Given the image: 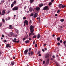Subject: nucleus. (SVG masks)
Returning a JSON list of instances; mask_svg holds the SVG:
<instances>
[{"label":"nucleus","mask_w":66,"mask_h":66,"mask_svg":"<svg viewBox=\"0 0 66 66\" xmlns=\"http://www.w3.org/2000/svg\"><path fill=\"white\" fill-rule=\"evenodd\" d=\"M34 27L32 25H31L30 27V32L31 33V34H32L33 32H34V29H33Z\"/></svg>","instance_id":"1"},{"label":"nucleus","mask_w":66,"mask_h":66,"mask_svg":"<svg viewBox=\"0 0 66 66\" xmlns=\"http://www.w3.org/2000/svg\"><path fill=\"white\" fill-rule=\"evenodd\" d=\"M44 10H46V11H48L49 9H48V7L47 6H45L43 8Z\"/></svg>","instance_id":"2"},{"label":"nucleus","mask_w":66,"mask_h":66,"mask_svg":"<svg viewBox=\"0 0 66 66\" xmlns=\"http://www.w3.org/2000/svg\"><path fill=\"white\" fill-rule=\"evenodd\" d=\"M18 7H14L12 9V10L13 11H17L18 10Z\"/></svg>","instance_id":"3"},{"label":"nucleus","mask_w":66,"mask_h":66,"mask_svg":"<svg viewBox=\"0 0 66 66\" xmlns=\"http://www.w3.org/2000/svg\"><path fill=\"white\" fill-rule=\"evenodd\" d=\"M28 50H25L24 52V53L25 55H27L28 54Z\"/></svg>","instance_id":"4"},{"label":"nucleus","mask_w":66,"mask_h":66,"mask_svg":"<svg viewBox=\"0 0 66 66\" xmlns=\"http://www.w3.org/2000/svg\"><path fill=\"white\" fill-rule=\"evenodd\" d=\"M24 24L26 23V25H28V21L25 20L24 21Z\"/></svg>","instance_id":"5"},{"label":"nucleus","mask_w":66,"mask_h":66,"mask_svg":"<svg viewBox=\"0 0 66 66\" xmlns=\"http://www.w3.org/2000/svg\"><path fill=\"white\" fill-rule=\"evenodd\" d=\"M37 13H35V14H34V18H36V17H37Z\"/></svg>","instance_id":"6"},{"label":"nucleus","mask_w":66,"mask_h":66,"mask_svg":"<svg viewBox=\"0 0 66 66\" xmlns=\"http://www.w3.org/2000/svg\"><path fill=\"white\" fill-rule=\"evenodd\" d=\"M62 4H60L59 5V7L60 9H61L62 7Z\"/></svg>","instance_id":"7"},{"label":"nucleus","mask_w":66,"mask_h":66,"mask_svg":"<svg viewBox=\"0 0 66 66\" xmlns=\"http://www.w3.org/2000/svg\"><path fill=\"white\" fill-rule=\"evenodd\" d=\"M5 11L4 10H3L2 12V15H3L4 14H5Z\"/></svg>","instance_id":"8"},{"label":"nucleus","mask_w":66,"mask_h":66,"mask_svg":"<svg viewBox=\"0 0 66 66\" xmlns=\"http://www.w3.org/2000/svg\"><path fill=\"white\" fill-rule=\"evenodd\" d=\"M37 38L38 39L39 38H40V34H38L37 36Z\"/></svg>","instance_id":"9"},{"label":"nucleus","mask_w":66,"mask_h":66,"mask_svg":"<svg viewBox=\"0 0 66 66\" xmlns=\"http://www.w3.org/2000/svg\"><path fill=\"white\" fill-rule=\"evenodd\" d=\"M10 44H7L6 45V47L7 48H8V47H9V48H10L11 47V46H10Z\"/></svg>","instance_id":"10"},{"label":"nucleus","mask_w":66,"mask_h":66,"mask_svg":"<svg viewBox=\"0 0 66 66\" xmlns=\"http://www.w3.org/2000/svg\"><path fill=\"white\" fill-rule=\"evenodd\" d=\"M29 10L30 12H32L33 11V9L31 7H30L29 8Z\"/></svg>","instance_id":"11"},{"label":"nucleus","mask_w":66,"mask_h":66,"mask_svg":"<svg viewBox=\"0 0 66 66\" xmlns=\"http://www.w3.org/2000/svg\"><path fill=\"white\" fill-rule=\"evenodd\" d=\"M49 57V54H47L45 56V57L46 58H48Z\"/></svg>","instance_id":"12"},{"label":"nucleus","mask_w":66,"mask_h":66,"mask_svg":"<svg viewBox=\"0 0 66 66\" xmlns=\"http://www.w3.org/2000/svg\"><path fill=\"white\" fill-rule=\"evenodd\" d=\"M44 5L43 4H39V7H42Z\"/></svg>","instance_id":"13"},{"label":"nucleus","mask_w":66,"mask_h":66,"mask_svg":"<svg viewBox=\"0 0 66 66\" xmlns=\"http://www.w3.org/2000/svg\"><path fill=\"white\" fill-rule=\"evenodd\" d=\"M40 9V8L39 7H36V10L37 11H39Z\"/></svg>","instance_id":"14"},{"label":"nucleus","mask_w":66,"mask_h":66,"mask_svg":"<svg viewBox=\"0 0 66 66\" xmlns=\"http://www.w3.org/2000/svg\"><path fill=\"white\" fill-rule=\"evenodd\" d=\"M26 43V44H27L28 43H29V40H26L25 41Z\"/></svg>","instance_id":"15"},{"label":"nucleus","mask_w":66,"mask_h":66,"mask_svg":"<svg viewBox=\"0 0 66 66\" xmlns=\"http://www.w3.org/2000/svg\"><path fill=\"white\" fill-rule=\"evenodd\" d=\"M34 0H30V3H33V2H34Z\"/></svg>","instance_id":"16"},{"label":"nucleus","mask_w":66,"mask_h":66,"mask_svg":"<svg viewBox=\"0 0 66 66\" xmlns=\"http://www.w3.org/2000/svg\"><path fill=\"white\" fill-rule=\"evenodd\" d=\"M11 64L12 65H14V64H15L14 63V62H11Z\"/></svg>","instance_id":"17"},{"label":"nucleus","mask_w":66,"mask_h":66,"mask_svg":"<svg viewBox=\"0 0 66 66\" xmlns=\"http://www.w3.org/2000/svg\"><path fill=\"white\" fill-rule=\"evenodd\" d=\"M57 40H58V41H60V37L57 38Z\"/></svg>","instance_id":"18"},{"label":"nucleus","mask_w":66,"mask_h":66,"mask_svg":"<svg viewBox=\"0 0 66 66\" xmlns=\"http://www.w3.org/2000/svg\"><path fill=\"white\" fill-rule=\"evenodd\" d=\"M16 3V1H14L13 2V4H15Z\"/></svg>","instance_id":"19"},{"label":"nucleus","mask_w":66,"mask_h":66,"mask_svg":"<svg viewBox=\"0 0 66 66\" xmlns=\"http://www.w3.org/2000/svg\"><path fill=\"white\" fill-rule=\"evenodd\" d=\"M49 63V60L47 59L46 61V63L48 64Z\"/></svg>","instance_id":"20"},{"label":"nucleus","mask_w":66,"mask_h":66,"mask_svg":"<svg viewBox=\"0 0 66 66\" xmlns=\"http://www.w3.org/2000/svg\"><path fill=\"white\" fill-rule=\"evenodd\" d=\"M16 32L17 33V34H18V33H19V31L18 30H16Z\"/></svg>","instance_id":"21"},{"label":"nucleus","mask_w":66,"mask_h":66,"mask_svg":"<svg viewBox=\"0 0 66 66\" xmlns=\"http://www.w3.org/2000/svg\"><path fill=\"white\" fill-rule=\"evenodd\" d=\"M37 36L36 35H35L33 36V38H36Z\"/></svg>","instance_id":"22"},{"label":"nucleus","mask_w":66,"mask_h":66,"mask_svg":"<svg viewBox=\"0 0 66 66\" xmlns=\"http://www.w3.org/2000/svg\"><path fill=\"white\" fill-rule=\"evenodd\" d=\"M52 4V3L50 2L49 3V5H51V4Z\"/></svg>","instance_id":"23"},{"label":"nucleus","mask_w":66,"mask_h":66,"mask_svg":"<svg viewBox=\"0 0 66 66\" xmlns=\"http://www.w3.org/2000/svg\"><path fill=\"white\" fill-rule=\"evenodd\" d=\"M60 21L61 22H63L64 21V19H61L60 20Z\"/></svg>","instance_id":"24"},{"label":"nucleus","mask_w":66,"mask_h":66,"mask_svg":"<svg viewBox=\"0 0 66 66\" xmlns=\"http://www.w3.org/2000/svg\"><path fill=\"white\" fill-rule=\"evenodd\" d=\"M12 41L13 42H14V43H16V42H17V41H16V40H15L14 39H13Z\"/></svg>","instance_id":"25"},{"label":"nucleus","mask_w":66,"mask_h":66,"mask_svg":"<svg viewBox=\"0 0 66 66\" xmlns=\"http://www.w3.org/2000/svg\"><path fill=\"white\" fill-rule=\"evenodd\" d=\"M33 13H32L30 15V16H33Z\"/></svg>","instance_id":"26"},{"label":"nucleus","mask_w":66,"mask_h":66,"mask_svg":"<svg viewBox=\"0 0 66 66\" xmlns=\"http://www.w3.org/2000/svg\"><path fill=\"white\" fill-rule=\"evenodd\" d=\"M5 1H1V3H4V2Z\"/></svg>","instance_id":"27"},{"label":"nucleus","mask_w":66,"mask_h":66,"mask_svg":"<svg viewBox=\"0 0 66 66\" xmlns=\"http://www.w3.org/2000/svg\"><path fill=\"white\" fill-rule=\"evenodd\" d=\"M14 4H11V7H13V6H14Z\"/></svg>","instance_id":"28"},{"label":"nucleus","mask_w":66,"mask_h":66,"mask_svg":"<svg viewBox=\"0 0 66 66\" xmlns=\"http://www.w3.org/2000/svg\"><path fill=\"white\" fill-rule=\"evenodd\" d=\"M66 7V6L65 5L63 6V5H62V8H64V7Z\"/></svg>","instance_id":"29"},{"label":"nucleus","mask_w":66,"mask_h":66,"mask_svg":"<svg viewBox=\"0 0 66 66\" xmlns=\"http://www.w3.org/2000/svg\"><path fill=\"white\" fill-rule=\"evenodd\" d=\"M2 21L4 22H5V20H4V19H2Z\"/></svg>","instance_id":"30"},{"label":"nucleus","mask_w":66,"mask_h":66,"mask_svg":"<svg viewBox=\"0 0 66 66\" xmlns=\"http://www.w3.org/2000/svg\"><path fill=\"white\" fill-rule=\"evenodd\" d=\"M33 54V52H31V55H32Z\"/></svg>","instance_id":"31"},{"label":"nucleus","mask_w":66,"mask_h":66,"mask_svg":"<svg viewBox=\"0 0 66 66\" xmlns=\"http://www.w3.org/2000/svg\"><path fill=\"white\" fill-rule=\"evenodd\" d=\"M58 46H60V43H57Z\"/></svg>","instance_id":"32"},{"label":"nucleus","mask_w":66,"mask_h":66,"mask_svg":"<svg viewBox=\"0 0 66 66\" xmlns=\"http://www.w3.org/2000/svg\"><path fill=\"white\" fill-rule=\"evenodd\" d=\"M40 52L39 51L38 52L37 54H40Z\"/></svg>","instance_id":"33"},{"label":"nucleus","mask_w":66,"mask_h":66,"mask_svg":"<svg viewBox=\"0 0 66 66\" xmlns=\"http://www.w3.org/2000/svg\"><path fill=\"white\" fill-rule=\"evenodd\" d=\"M10 34L12 35H13V33L12 32H10Z\"/></svg>","instance_id":"34"},{"label":"nucleus","mask_w":66,"mask_h":66,"mask_svg":"<svg viewBox=\"0 0 66 66\" xmlns=\"http://www.w3.org/2000/svg\"><path fill=\"white\" fill-rule=\"evenodd\" d=\"M2 24L1 23L0 24V28L1 27V26H2Z\"/></svg>","instance_id":"35"},{"label":"nucleus","mask_w":66,"mask_h":66,"mask_svg":"<svg viewBox=\"0 0 66 66\" xmlns=\"http://www.w3.org/2000/svg\"><path fill=\"white\" fill-rule=\"evenodd\" d=\"M29 23H32V20H30Z\"/></svg>","instance_id":"36"},{"label":"nucleus","mask_w":66,"mask_h":66,"mask_svg":"<svg viewBox=\"0 0 66 66\" xmlns=\"http://www.w3.org/2000/svg\"><path fill=\"white\" fill-rule=\"evenodd\" d=\"M26 19V17L24 16L23 18V19Z\"/></svg>","instance_id":"37"},{"label":"nucleus","mask_w":66,"mask_h":66,"mask_svg":"<svg viewBox=\"0 0 66 66\" xmlns=\"http://www.w3.org/2000/svg\"><path fill=\"white\" fill-rule=\"evenodd\" d=\"M63 43H64V45H65V44H66V41H64L63 42Z\"/></svg>","instance_id":"38"},{"label":"nucleus","mask_w":66,"mask_h":66,"mask_svg":"<svg viewBox=\"0 0 66 66\" xmlns=\"http://www.w3.org/2000/svg\"><path fill=\"white\" fill-rule=\"evenodd\" d=\"M2 37H4V36L3 35H2Z\"/></svg>","instance_id":"39"},{"label":"nucleus","mask_w":66,"mask_h":66,"mask_svg":"<svg viewBox=\"0 0 66 66\" xmlns=\"http://www.w3.org/2000/svg\"><path fill=\"white\" fill-rule=\"evenodd\" d=\"M27 8V6H25L24 7V9H26Z\"/></svg>","instance_id":"40"},{"label":"nucleus","mask_w":66,"mask_h":66,"mask_svg":"<svg viewBox=\"0 0 66 66\" xmlns=\"http://www.w3.org/2000/svg\"><path fill=\"white\" fill-rule=\"evenodd\" d=\"M31 35H32V34H31V33H29V36H31Z\"/></svg>","instance_id":"41"},{"label":"nucleus","mask_w":66,"mask_h":66,"mask_svg":"<svg viewBox=\"0 0 66 66\" xmlns=\"http://www.w3.org/2000/svg\"><path fill=\"white\" fill-rule=\"evenodd\" d=\"M60 12V10H58L57 12V13H59Z\"/></svg>","instance_id":"42"},{"label":"nucleus","mask_w":66,"mask_h":66,"mask_svg":"<svg viewBox=\"0 0 66 66\" xmlns=\"http://www.w3.org/2000/svg\"><path fill=\"white\" fill-rule=\"evenodd\" d=\"M35 47H37V44H35Z\"/></svg>","instance_id":"43"},{"label":"nucleus","mask_w":66,"mask_h":66,"mask_svg":"<svg viewBox=\"0 0 66 66\" xmlns=\"http://www.w3.org/2000/svg\"><path fill=\"white\" fill-rule=\"evenodd\" d=\"M9 29H13V28H12V27H10Z\"/></svg>","instance_id":"44"},{"label":"nucleus","mask_w":66,"mask_h":66,"mask_svg":"<svg viewBox=\"0 0 66 66\" xmlns=\"http://www.w3.org/2000/svg\"><path fill=\"white\" fill-rule=\"evenodd\" d=\"M60 43H62L63 42V41H62V40H60Z\"/></svg>","instance_id":"45"},{"label":"nucleus","mask_w":66,"mask_h":66,"mask_svg":"<svg viewBox=\"0 0 66 66\" xmlns=\"http://www.w3.org/2000/svg\"><path fill=\"white\" fill-rule=\"evenodd\" d=\"M2 53H3L0 52V54H2Z\"/></svg>","instance_id":"46"},{"label":"nucleus","mask_w":66,"mask_h":66,"mask_svg":"<svg viewBox=\"0 0 66 66\" xmlns=\"http://www.w3.org/2000/svg\"><path fill=\"white\" fill-rule=\"evenodd\" d=\"M52 57H53V58H55V56H54V55Z\"/></svg>","instance_id":"47"},{"label":"nucleus","mask_w":66,"mask_h":66,"mask_svg":"<svg viewBox=\"0 0 66 66\" xmlns=\"http://www.w3.org/2000/svg\"><path fill=\"white\" fill-rule=\"evenodd\" d=\"M39 56H42V55H41V54H39Z\"/></svg>","instance_id":"48"},{"label":"nucleus","mask_w":66,"mask_h":66,"mask_svg":"<svg viewBox=\"0 0 66 66\" xmlns=\"http://www.w3.org/2000/svg\"><path fill=\"white\" fill-rule=\"evenodd\" d=\"M25 39H26V38H24L23 39V40H25Z\"/></svg>","instance_id":"49"},{"label":"nucleus","mask_w":66,"mask_h":66,"mask_svg":"<svg viewBox=\"0 0 66 66\" xmlns=\"http://www.w3.org/2000/svg\"><path fill=\"white\" fill-rule=\"evenodd\" d=\"M35 44V41H33V44H34V45Z\"/></svg>","instance_id":"50"},{"label":"nucleus","mask_w":66,"mask_h":66,"mask_svg":"<svg viewBox=\"0 0 66 66\" xmlns=\"http://www.w3.org/2000/svg\"><path fill=\"white\" fill-rule=\"evenodd\" d=\"M53 1H54V0H51V2H53Z\"/></svg>","instance_id":"51"},{"label":"nucleus","mask_w":66,"mask_h":66,"mask_svg":"<svg viewBox=\"0 0 66 66\" xmlns=\"http://www.w3.org/2000/svg\"><path fill=\"white\" fill-rule=\"evenodd\" d=\"M31 48H29V51H30L31 50Z\"/></svg>","instance_id":"52"},{"label":"nucleus","mask_w":66,"mask_h":66,"mask_svg":"<svg viewBox=\"0 0 66 66\" xmlns=\"http://www.w3.org/2000/svg\"><path fill=\"white\" fill-rule=\"evenodd\" d=\"M43 64H45V61H43Z\"/></svg>","instance_id":"53"},{"label":"nucleus","mask_w":66,"mask_h":66,"mask_svg":"<svg viewBox=\"0 0 66 66\" xmlns=\"http://www.w3.org/2000/svg\"><path fill=\"white\" fill-rule=\"evenodd\" d=\"M13 59H15V56L13 57Z\"/></svg>","instance_id":"54"},{"label":"nucleus","mask_w":66,"mask_h":66,"mask_svg":"<svg viewBox=\"0 0 66 66\" xmlns=\"http://www.w3.org/2000/svg\"><path fill=\"white\" fill-rule=\"evenodd\" d=\"M42 50L43 52H44V51H45L43 49H42Z\"/></svg>","instance_id":"55"},{"label":"nucleus","mask_w":66,"mask_h":66,"mask_svg":"<svg viewBox=\"0 0 66 66\" xmlns=\"http://www.w3.org/2000/svg\"><path fill=\"white\" fill-rule=\"evenodd\" d=\"M59 56V55H56V57H58Z\"/></svg>","instance_id":"56"},{"label":"nucleus","mask_w":66,"mask_h":66,"mask_svg":"<svg viewBox=\"0 0 66 66\" xmlns=\"http://www.w3.org/2000/svg\"><path fill=\"white\" fill-rule=\"evenodd\" d=\"M12 26L11 25H10L9 26V27H12Z\"/></svg>","instance_id":"57"},{"label":"nucleus","mask_w":66,"mask_h":66,"mask_svg":"<svg viewBox=\"0 0 66 66\" xmlns=\"http://www.w3.org/2000/svg\"><path fill=\"white\" fill-rule=\"evenodd\" d=\"M19 40H18V41H16V43H19Z\"/></svg>","instance_id":"58"},{"label":"nucleus","mask_w":66,"mask_h":66,"mask_svg":"<svg viewBox=\"0 0 66 66\" xmlns=\"http://www.w3.org/2000/svg\"><path fill=\"white\" fill-rule=\"evenodd\" d=\"M57 16V14H55V16Z\"/></svg>","instance_id":"59"},{"label":"nucleus","mask_w":66,"mask_h":66,"mask_svg":"<svg viewBox=\"0 0 66 66\" xmlns=\"http://www.w3.org/2000/svg\"><path fill=\"white\" fill-rule=\"evenodd\" d=\"M54 36H55V35L54 34L52 36H53V37H54Z\"/></svg>","instance_id":"60"},{"label":"nucleus","mask_w":66,"mask_h":66,"mask_svg":"<svg viewBox=\"0 0 66 66\" xmlns=\"http://www.w3.org/2000/svg\"><path fill=\"white\" fill-rule=\"evenodd\" d=\"M61 28H63V26H60Z\"/></svg>","instance_id":"61"},{"label":"nucleus","mask_w":66,"mask_h":66,"mask_svg":"<svg viewBox=\"0 0 66 66\" xmlns=\"http://www.w3.org/2000/svg\"><path fill=\"white\" fill-rule=\"evenodd\" d=\"M10 11H8L7 12L8 13H10Z\"/></svg>","instance_id":"62"},{"label":"nucleus","mask_w":66,"mask_h":66,"mask_svg":"<svg viewBox=\"0 0 66 66\" xmlns=\"http://www.w3.org/2000/svg\"><path fill=\"white\" fill-rule=\"evenodd\" d=\"M45 50H47V48H45Z\"/></svg>","instance_id":"63"},{"label":"nucleus","mask_w":66,"mask_h":66,"mask_svg":"<svg viewBox=\"0 0 66 66\" xmlns=\"http://www.w3.org/2000/svg\"><path fill=\"white\" fill-rule=\"evenodd\" d=\"M4 42H6V40H5Z\"/></svg>","instance_id":"64"}]
</instances>
